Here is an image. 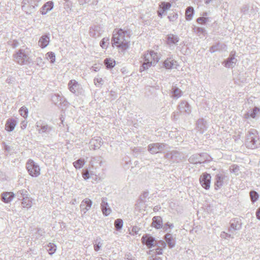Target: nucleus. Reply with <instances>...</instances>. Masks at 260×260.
<instances>
[{
  "label": "nucleus",
  "mask_w": 260,
  "mask_h": 260,
  "mask_svg": "<svg viewBox=\"0 0 260 260\" xmlns=\"http://www.w3.org/2000/svg\"><path fill=\"white\" fill-rule=\"evenodd\" d=\"M20 114L23 117H26L28 114V110L25 107H22L19 110Z\"/></svg>",
  "instance_id": "nucleus-49"
},
{
  "label": "nucleus",
  "mask_w": 260,
  "mask_h": 260,
  "mask_svg": "<svg viewBox=\"0 0 260 260\" xmlns=\"http://www.w3.org/2000/svg\"><path fill=\"white\" fill-rule=\"evenodd\" d=\"M152 51H148L147 53L144 54V62L140 68V72H142L145 70H147L151 66H152Z\"/></svg>",
  "instance_id": "nucleus-7"
},
{
  "label": "nucleus",
  "mask_w": 260,
  "mask_h": 260,
  "mask_svg": "<svg viewBox=\"0 0 260 260\" xmlns=\"http://www.w3.org/2000/svg\"><path fill=\"white\" fill-rule=\"evenodd\" d=\"M235 51H232L229 57L223 62L222 64H224L225 67L228 68L235 67L237 62V59L235 57Z\"/></svg>",
  "instance_id": "nucleus-9"
},
{
  "label": "nucleus",
  "mask_w": 260,
  "mask_h": 260,
  "mask_svg": "<svg viewBox=\"0 0 260 260\" xmlns=\"http://www.w3.org/2000/svg\"><path fill=\"white\" fill-rule=\"evenodd\" d=\"M91 205L92 202L89 199L83 200L80 205L81 211L85 213L91 208Z\"/></svg>",
  "instance_id": "nucleus-20"
},
{
  "label": "nucleus",
  "mask_w": 260,
  "mask_h": 260,
  "mask_svg": "<svg viewBox=\"0 0 260 260\" xmlns=\"http://www.w3.org/2000/svg\"><path fill=\"white\" fill-rule=\"evenodd\" d=\"M250 196L251 202L253 203L255 202L259 197L258 193L254 190H252L250 192Z\"/></svg>",
  "instance_id": "nucleus-40"
},
{
  "label": "nucleus",
  "mask_w": 260,
  "mask_h": 260,
  "mask_svg": "<svg viewBox=\"0 0 260 260\" xmlns=\"http://www.w3.org/2000/svg\"><path fill=\"white\" fill-rule=\"evenodd\" d=\"M227 49V46L222 43L218 42L215 45L212 46L209 48V51L211 53H214L215 52H222L225 51Z\"/></svg>",
  "instance_id": "nucleus-14"
},
{
  "label": "nucleus",
  "mask_w": 260,
  "mask_h": 260,
  "mask_svg": "<svg viewBox=\"0 0 260 260\" xmlns=\"http://www.w3.org/2000/svg\"><path fill=\"white\" fill-rule=\"evenodd\" d=\"M211 179V176L210 174L204 173L201 175L199 180L201 186L208 190L210 187Z\"/></svg>",
  "instance_id": "nucleus-6"
},
{
  "label": "nucleus",
  "mask_w": 260,
  "mask_h": 260,
  "mask_svg": "<svg viewBox=\"0 0 260 260\" xmlns=\"http://www.w3.org/2000/svg\"><path fill=\"white\" fill-rule=\"evenodd\" d=\"M256 216L258 220H260V207L258 208L256 212Z\"/></svg>",
  "instance_id": "nucleus-64"
},
{
  "label": "nucleus",
  "mask_w": 260,
  "mask_h": 260,
  "mask_svg": "<svg viewBox=\"0 0 260 260\" xmlns=\"http://www.w3.org/2000/svg\"><path fill=\"white\" fill-rule=\"evenodd\" d=\"M179 41V38L173 34H169L167 36V43L170 46L176 45Z\"/></svg>",
  "instance_id": "nucleus-22"
},
{
  "label": "nucleus",
  "mask_w": 260,
  "mask_h": 260,
  "mask_svg": "<svg viewBox=\"0 0 260 260\" xmlns=\"http://www.w3.org/2000/svg\"><path fill=\"white\" fill-rule=\"evenodd\" d=\"M148 253L149 254H156L158 255L162 254V249L158 247L157 248L155 249H152L149 251Z\"/></svg>",
  "instance_id": "nucleus-47"
},
{
  "label": "nucleus",
  "mask_w": 260,
  "mask_h": 260,
  "mask_svg": "<svg viewBox=\"0 0 260 260\" xmlns=\"http://www.w3.org/2000/svg\"><path fill=\"white\" fill-rule=\"evenodd\" d=\"M199 155L201 160V164L208 162L211 159V156L206 153H199Z\"/></svg>",
  "instance_id": "nucleus-34"
},
{
  "label": "nucleus",
  "mask_w": 260,
  "mask_h": 260,
  "mask_svg": "<svg viewBox=\"0 0 260 260\" xmlns=\"http://www.w3.org/2000/svg\"><path fill=\"white\" fill-rule=\"evenodd\" d=\"M14 197V194L12 192H5L2 194L1 199L5 203H10Z\"/></svg>",
  "instance_id": "nucleus-23"
},
{
  "label": "nucleus",
  "mask_w": 260,
  "mask_h": 260,
  "mask_svg": "<svg viewBox=\"0 0 260 260\" xmlns=\"http://www.w3.org/2000/svg\"><path fill=\"white\" fill-rule=\"evenodd\" d=\"M47 247V250L50 255H52L56 250V246L53 243H50L48 245Z\"/></svg>",
  "instance_id": "nucleus-39"
},
{
  "label": "nucleus",
  "mask_w": 260,
  "mask_h": 260,
  "mask_svg": "<svg viewBox=\"0 0 260 260\" xmlns=\"http://www.w3.org/2000/svg\"><path fill=\"white\" fill-rule=\"evenodd\" d=\"M171 4L169 2H161L159 6V9L157 12L158 16L159 17L162 18V14L166 12V11L169 10L171 7Z\"/></svg>",
  "instance_id": "nucleus-16"
},
{
  "label": "nucleus",
  "mask_w": 260,
  "mask_h": 260,
  "mask_svg": "<svg viewBox=\"0 0 260 260\" xmlns=\"http://www.w3.org/2000/svg\"><path fill=\"white\" fill-rule=\"evenodd\" d=\"M225 178V175L223 173H219L216 175L214 183L215 190H218L223 186Z\"/></svg>",
  "instance_id": "nucleus-15"
},
{
  "label": "nucleus",
  "mask_w": 260,
  "mask_h": 260,
  "mask_svg": "<svg viewBox=\"0 0 260 260\" xmlns=\"http://www.w3.org/2000/svg\"><path fill=\"white\" fill-rule=\"evenodd\" d=\"M180 153L176 150L169 151L166 153L164 157L172 162H178L181 159Z\"/></svg>",
  "instance_id": "nucleus-8"
},
{
  "label": "nucleus",
  "mask_w": 260,
  "mask_h": 260,
  "mask_svg": "<svg viewBox=\"0 0 260 260\" xmlns=\"http://www.w3.org/2000/svg\"><path fill=\"white\" fill-rule=\"evenodd\" d=\"M80 87V84L75 80H70L68 83V87L70 91L76 94L79 93V89Z\"/></svg>",
  "instance_id": "nucleus-18"
},
{
  "label": "nucleus",
  "mask_w": 260,
  "mask_h": 260,
  "mask_svg": "<svg viewBox=\"0 0 260 260\" xmlns=\"http://www.w3.org/2000/svg\"><path fill=\"white\" fill-rule=\"evenodd\" d=\"M162 220L160 216H154L152 218V225L157 229H159L162 227Z\"/></svg>",
  "instance_id": "nucleus-24"
},
{
  "label": "nucleus",
  "mask_w": 260,
  "mask_h": 260,
  "mask_svg": "<svg viewBox=\"0 0 260 260\" xmlns=\"http://www.w3.org/2000/svg\"><path fill=\"white\" fill-rule=\"evenodd\" d=\"M149 260H162V258L160 257L152 255L149 257Z\"/></svg>",
  "instance_id": "nucleus-61"
},
{
  "label": "nucleus",
  "mask_w": 260,
  "mask_h": 260,
  "mask_svg": "<svg viewBox=\"0 0 260 260\" xmlns=\"http://www.w3.org/2000/svg\"><path fill=\"white\" fill-rule=\"evenodd\" d=\"M41 0H23V3L24 5L22 6L23 10H25L27 7H29V12L27 13H30L32 11L35 9V7L38 6V3Z\"/></svg>",
  "instance_id": "nucleus-13"
},
{
  "label": "nucleus",
  "mask_w": 260,
  "mask_h": 260,
  "mask_svg": "<svg viewBox=\"0 0 260 260\" xmlns=\"http://www.w3.org/2000/svg\"><path fill=\"white\" fill-rule=\"evenodd\" d=\"M3 145L4 146V149L5 151L10 152L12 150L11 147L7 145L5 142H3Z\"/></svg>",
  "instance_id": "nucleus-60"
},
{
  "label": "nucleus",
  "mask_w": 260,
  "mask_h": 260,
  "mask_svg": "<svg viewBox=\"0 0 260 260\" xmlns=\"http://www.w3.org/2000/svg\"><path fill=\"white\" fill-rule=\"evenodd\" d=\"M35 61L36 64L39 67H42L44 64V62L41 57H37Z\"/></svg>",
  "instance_id": "nucleus-56"
},
{
  "label": "nucleus",
  "mask_w": 260,
  "mask_h": 260,
  "mask_svg": "<svg viewBox=\"0 0 260 260\" xmlns=\"http://www.w3.org/2000/svg\"><path fill=\"white\" fill-rule=\"evenodd\" d=\"M172 97L174 99H178L182 96V92L177 86H174L171 90Z\"/></svg>",
  "instance_id": "nucleus-27"
},
{
  "label": "nucleus",
  "mask_w": 260,
  "mask_h": 260,
  "mask_svg": "<svg viewBox=\"0 0 260 260\" xmlns=\"http://www.w3.org/2000/svg\"><path fill=\"white\" fill-rule=\"evenodd\" d=\"M104 64L107 69H112L115 66V61L110 58H106L104 60Z\"/></svg>",
  "instance_id": "nucleus-37"
},
{
  "label": "nucleus",
  "mask_w": 260,
  "mask_h": 260,
  "mask_svg": "<svg viewBox=\"0 0 260 260\" xmlns=\"http://www.w3.org/2000/svg\"><path fill=\"white\" fill-rule=\"evenodd\" d=\"M206 122L203 119H200L197 122V125L200 131H204L206 129Z\"/></svg>",
  "instance_id": "nucleus-36"
},
{
  "label": "nucleus",
  "mask_w": 260,
  "mask_h": 260,
  "mask_svg": "<svg viewBox=\"0 0 260 260\" xmlns=\"http://www.w3.org/2000/svg\"><path fill=\"white\" fill-rule=\"evenodd\" d=\"M107 201L108 200L106 198H103L102 199V202L101 203V210L103 215L106 216H108L112 212V210Z\"/></svg>",
  "instance_id": "nucleus-12"
},
{
  "label": "nucleus",
  "mask_w": 260,
  "mask_h": 260,
  "mask_svg": "<svg viewBox=\"0 0 260 260\" xmlns=\"http://www.w3.org/2000/svg\"><path fill=\"white\" fill-rule=\"evenodd\" d=\"M259 111L260 109L259 108L254 107L250 111H249L250 117L254 118Z\"/></svg>",
  "instance_id": "nucleus-42"
},
{
  "label": "nucleus",
  "mask_w": 260,
  "mask_h": 260,
  "mask_svg": "<svg viewBox=\"0 0 260 260\" xmlns=\"http://www.w3.org/2000/svg\"><path fill=\"white\" fill-rule=\"evenodd\" d=\"M50 41L49 34H45L42 36L39 41V44L42 48L46 47Z\"/></svg>",
  "instance_id": "nucleus-21"
},
{
  "label": "nucleus",
  "mask_w": 260,
  "mask_h": 260,
  "mask_svg": "<svg viewBox=\"0 0 260 260\" xmlns=\"http://www.w3.org/2000/svg\"><path fill=\"white\" fill-rule=\"evenodd\" d=\"M239 171V167L237 165H233L231 168V171L233 173H237Z\"/></svg>",
  "instance_id": "nucleus-57"
},
{
  "label": "nucleus",
  "mask_w": 260,
  "mask_h": 260,
  "mask_svg": "<svg viewBox=\"0 0 260 260\" xmlns=\"http://www.w3.org/2000/svg\"><path fill=\"white\" fill-rule=\"evenodd\" d=\"M98 144L97 140L95 139H92L89 142V148L90 149L95 150L96 144Z\"/></svg>",
  "instance_id": "nucleus-51"
},
{
  "label": "nucleus",
  "mask_w": 260,
  "mask_h": 260,
  "mask_svg": "<svg viewBox=\"0 0 260 260\" xmlns=\"http://www.w3.org/2000/svg\"><path fill=\"white\" fill-rule=\"evenodd\" d=\"M152 66H155L158 61L159 58L158 57L157 54L154 51H152Z\"/></svg>",
  "instance_id": "nucleus-46"
},
{
  "label": "nucleus",
  "mask_w": 260,
  "mask_h": 260,
  "mask_svg": "<svg viewBox=\"0 0 260 260\" xmlns=\"http://www.w3.org/2000/svg\"><path fill=\"white\" fill-rule=\"evenodd\" d=\"M51 100L55 105L60 104L64 101V99L58 94H54L52 96Z\"/></svg>",
  "instance_id": "nucleus-33"
},
{
  "label": "nucleus",
  "mask_w": 260,
  "mask_h": 260,
  "mask_svg": "<svg viewBox=\"0 0 260 260\" xmlns=\"http://www.w3.org/2000/svg\"><path fill=\"white\" fill-rule=\"evenodd\" d=\"M246 147L250 149H255L260 144L257 131L251 129L248 131L245 142Z\"/></svg>",
  "instance_id": "nucleus-3"
},
{
  "label": "nucleus",
  "mask_w": 260,
  "mask_h": 260,
  "mask_svg": "<svg viewBox=\"0 0 260 260\" xmlns=\"http://www.w3.org/2000/svg\"><path fill=\"white\" fill-rule=\"evenodd\" d=\"M17 123V121L14 118L8 119L5 124V129L9 132L13 131L16 127Z\"/></svg>",
  "instance_id": "nucleus-19"
},
{
  "label": "nucleus",
  "mask_w": 260,
  "mask_h": 260,
  "mask_svg": "<svg viewBox=\"0 0 260 260\" xmlns=\"http://www.w3.org/2000/svg\"><path fill=\"white\" fill-rule=\"evenodd\" d=\"M167 145L165 143H151L148 146V151L152 154L161 153L165 150Z\"/></svg>",
  "instance_id": "nucleus-5"
},
{
  "label": "nucleus",
  "mask_w": 260,
  "mask_h": 260,
  "mask_svg": "<svg viewBox=\"0 0 260 260\" xmlns=\"http://www.w3.org/2000/svg\"><path fill=\"white\" fill-rule=\"evenodd\" d=\"M84 160L82 159H79L73 162V165L76 169H80L84 165Z\"/></svg>",
  "instance_id": "nucleus-41"
},
{
  "label": "nucleus",
  "mask_w": 260,
  "mask_h": 260,
  "mask_svg": "<svg viewBox=\"0 0 260 260\" xmlns=\"http://www.w3.org/2000/svg\"><path fill=\"white\" fill-rule=\"evenodd\" d=\"M193 30L198 36H200L201 35H204L206 31L204 28L200 27H194L193 28Z\"/></svg>",
  "instance_id": "nucleus-43"
},
{
  "label": "nucleus",
  "mask_w": 260,
  "mask_h": 260,
  "mask_svg": "<svg viewBox=\"0 0 260 260\" xmlns=\"http://www.w3.org/2000/svg\"><path fill=\"white\" fill-rule=\"evenodd\" d=\"M140 230V228L138 226H134L133 227L132 232H130V234L132 235H137L138 234V232Z\"/></svg>",
  "instance_id": "nucleus-55"
},
{
  "label": "nucleus",
  "mask_w": 260,
  "mask_h": 260,
  "mask_svg": "<svg viewBox=\"0 0 260 260\" xmlns=\"http://www.w3.org/2000/svg\"><path fill=\"white\" fill-rule=\"evenodd\" d=\"M201 161L199 153L192 154L188 158V161L193 164H201Z\"/></svg>",
  "instance_id": "nucleus-31"
},
{
  "label": "nucleus",
  "mask_w": 260,
  "mask_h": 260,
  "mask_svg": "<svg viewBox=\"0 0 260 260\" xmlns=\"http://www.w3.org/2000/svg\"><path fill=\"white\" fill-rule=\"evenodd\" d=\"M123 223V220L121 219L118 218L116 219L114 221V226L116 230H120L122 228Z\"/></svg>",
  "instance_id": "nucleus-38"
},
{
  "label": "nucleus",
  "mask_w": 260,
  "mask_h": 260,
  "mask_svg": "<svg viewBox=\"0 0 260 260\" xmlns=\"http://www.w3.org/2000/svg\"><path fill=\"white\" fill-rule=\"evenodd\" d=\"M126 258L128 260H136L134 257H131V254L130 253L127 254L125 255Z\"/></svg>",
  "instance_id": "nucleus-63"
},
{
  "label": "nucleus",
  "mask_w": 260,
  "mask_h": 260,
  "mask_svg": "<svg viewBox=\"0 0 260 260\" xmlns=\"http://www.w3.org/2000/svg\"><path fill=\"white\" fill-rule=\"evenodd\" d=\"M178 109L181 113L189 114L191 112V107L189 104L185 101H182L178 105Z\"/></svg>",
  "instance_id": "nucleus-17"
},
{
  "label": "nucleus",
  "mask_w": 260,
  "mask_h": 260,
  "mask_svg": "<svg viewBox=\"0 0 260 260\" xmlns=\"http://www.w3.org/2000/svg\"><path fill=\"white\" fill-rule=\"evenodd\" d=\"M89 34L90 36H92L94 37V36L95 35V30L93 28H90L89 30Z\"/></svg>",
  "instance_id": "nucleus-62"
},
{
  "label": "nucleus",
  "mask_w": 260,
  "mask_h": 260,
  "mask_svg": "<svg viewBox=\"0 0 260 260\" xmlns=\"http://www.w3.org/2000/svg\"><path fill=\"white\" fill-rule=\"evenodd\" d=\"M194 15V9L192 7H188L186 9L185 18L187 20L189 21L192 19Z\"/></svg>",
  "instance_id": "nucleus-32"
},
{
  "label": "nucleus",
  "mask_w": 260,
  "mask_h": 260,
  "mask_svg": "<svg viewBox=\"0 0 260 260\" xmlns=\"http://www.w3.org/2000/svg\"><path fill=\"white\" fill-rule=\"evenodd\" d=\"M129 34L127 31L122 29H115L112 39V46H116L121 50H125L129 47Z\"/></svg>",
  "instance_id": "nucleus-1"
},
{
  "label": "nucleus",
  "mask_w": 260,
  "mask_h": 260,
  "mask_svg": "<svg viewBox=\"0 0 260 260\" xmlns=\"http://www.w3.org/2000/svg\"><path fill=\"white\" fill-rule=\"evenodd\" d=\"M176 61L172 58H168L163 63L164 67L166 69H171L175 66Z\"/></svg>",
  "instance_id": "nucleus-26"
},
{
  "label": "nucleus",
  "mask_w": 260,
  "mask_h": 260,
  "mask_svg": "<svg viewBox=\"0 0 260 260\" xmlns=\"http://www.w3.org/2000/svg\"><path fill=\"white\" fill-rule=\"evenodd\" d=\"M109 39L108 38H103L100 43L101 47L103 49L107 48L109 44Z\"/></svg>",
  "instance_id": "nucleus-44"
},
{
  "label": "nucleus",
  "mask_w": 260,
  "mask_h": 260,
  "mask_svg": "<svg viewBox=\"0 0 260 260\" xmlns=\"http://www.w3.org/2000/svg\"><path fill=\"white\" fill-rule=\"evenodd\" d=\"M53 8V3L52 2L46 3L42 7L41 13L43 15L46 14L48 11H50Z\"/></svg>",
  "instance_id": "nucleus-29"
},
{
  "label": "nucleus",
  "mask_w": 260,
  "mask_h": 260,
  "mask_svg": "<svg viewBox=\"0 0 260 260\" xmlns=\"http://www.w3.org/2000/svg\"><path fill=\"white\" fill-rule=\"evenodd\" d=\"M178 16V15L177 13L173 12L172 14H170L168 16V18H169L170 21L173 22L177 19Z\"/></svg>",
  "instance_id": "nucleus-53"
},
{
  "label": "nucleus",
  "mask_w": 260,
  "mask_h": 260,
  "mask_svg": "<svg viewBox=\"0 0 260 260\" xmlns=\"http://www.w3.org/2000/svg\"><path fill=\"white\" fill-rule=\"evenodd\" d=\"M197 21L199 23H201L202 24H205L206 23V22L208 21V18L200 17H199L198 18H197Z\"/></svg>",
  "instance_id": "nucleus-52"
},
{
  "label": "nucleus",
  "mask_w": 260,
  "mask_h": 260,
  "mask_svg": "<svg viewBox=\"0 0 260 260\" xmlns=\"http://www.w3.org/2000/svg\"><path fill=\"white\" fill-rule=\"evenodd\" d=\"M15 61L20 65L30 66L33 62L29 57V52L28 49H19L13 55Z\"/></svg>",
  "instance_id": "nucleus-2"
},
{
  "label": "nucleus",
  "mask_w": 260,
  "mask_h": 260,
  "mask_svg": "<svg viewBox=\"0 0 260 260\" xmlns=\"http://www.w3.org/2000/svg\"><path fill=\"white\" fill-rule=\"evenodd\" d=\"M165 240L166 241V243L168 244V246L170 248H172L175 247L176 241L175 239H174L172 237V234L168 233L165 235Z\"/></svg>",
  "instance_id": "nucleus-25"
},
{
  "label": "nucleus",
  "mask_w": 260,
  "mask_h": 260,
  "mask_svg": "<svg viewBox=\"0 0 260 260\" xmlns=\"http://www.w3.org/2000/svg\"><path fill=\"white\" fill-rule=\"evenodd\" d=\"M220 236H221V237H222L223 238H225V239L228 238H233V237H232L231 234L226 233L224 232H221Z\"/></svg>",
  "instance_id": "nucleus-58"
},
{
  "label": "nucleus",
  "mask_w": 260,
  "mask_h": 260,
  "mask_svg": "<svg viewBox=\"0 0 260 260\" xmlns=\"http://www.w3.org/2000/svg\"><path fill=\"white\" fill-rule=\"evenodd\" d=\"M28 192L25 189H21L17 191L16 194L17 198L19 200H22L24 198L28 196Z\"/></svg>",
  "instance_id": "nucleus-35"
},
{
  "label": "nucleus",
  "mask_w": 260,
  "mask_h": 260,
  "mask_svg": "<svg viewBox=\"0 0 260 260\" xmlns=\"http://www.w3.org/2000/svg\"><path fill=\"white\" fill-rule=\"evenodd\" d=\"M10 45H11V46L13 48L17 47L19 45V43L16 40H13L12 41H11L10 42Z\"/></svg>",
  "instance_id": "nucleus-59"
},
{
  "label": "nucleus",
  "mask_w": 260,
  "mask_h": 260,
  "mask_svg": "<svg viewBox=\"0 0 260 260\" xmlns=\"http://www.w3.org/2000/svg\"><path fill=\"white\" fill-rule=\"evenodd\" d=\"M249 6L248 5H244L241 8V12L244 14H248L249 13Z\"/></svg>",
  "instance_id": "nucleus-50"
},
{
  "label": "nucleus",
  "mask_w": 260,
  "mask_h": 260,
  "mask_svg": "<svg viewBox=\"0 0 260 260\" xmlns=\"http://www.w3.org/2000/svg\"><path fill=\"white\" fill-rule=\"evenodd\" d=\"M230 227L229 229V232L233 233V231L240 230L242 228V221L240 218H233L230 222Z\"/></svg>",
  "instance_id": "nucleus-10"
},
{
  "label": "nucleus",
  "mask_w": 260,
  "mask_h": 260,
  "mask_svg": "<svg viewBox=\"0 0 260 260\" xmlns=\"http://www.w3.org/2000/svg\"><path fill=\"white\" fill-rule=\"evenodd\" d=\"M149 196V192L148 191H144L143 193L140 196V199L143 202H145L146 201V199H148Z\"/></svg>",
  "instance_id": "nucleus-54"
},
{
  "label": "nucleus",
  "mask_w": 260,
  "mask_h": 260,
  "mask_svg": "<svg viewBox=\"0 0 260 260\" xmlns=\"http://www.w3.org/2000/svg\"><path fill=\"white\" fill-rule=\"evenodd\" d=\"M38 131L40 134L49 133L51 131V127L47 124L39 125H37Z\"/></svg>",
  "instance_id": "nucleus-28"
},
{
  "label": "nucleus",
  "mask_w": 260,
  "mask_h": 260,
  "mask_svg": "<svg viewBox=\"0 0 260 260\" xmlns=\"http://www.w3.org/2000/svg\"><path fill=\"white\" fill-rule=\"evenodd\" d=\"M47 58L50 60L51 63H54L55 61V53L52 52H48L46 55Z\"/></svg>",
  "instance_id": "nucleus-45"
},
{
  "label": "nucleus",
  "mask_w": 260,
  "mask_h": 260,
  "mask_svg": "<svg viewBox=\"0 0 260 260\" xmlns=\"http://www.w3.org/2000/svg\"><path fill=\"white\" fill-rule=\"evenodd\" d=\"M26 169L29 174L32 177H38L40 174L39 166L32 159H28L26 164Z\"/></svg>",
  "instance_id": "nucleus-4"
},
{
  "label": "nucleus",
  "mask_w": 260,
  "mask_h": 260,
  "mask_svg": "<svg viewBox=\"0 0 260 260\" xmlns=\"http://www.w3.org/2000/svg\"><path fill=\"white\" fill-rule=\"evenodd\" d=\"M155 246H157L158 247L163 249L166 248L167 243L162 240H160L158 242L155 241Z\"/></svg>",
  "instance_id": "nucleus-48"
},
{
  "label": "nucleus",
  "mask_w": 260,
  "mask_h": 260,
  "mask_svg": "<svg viewBox=\"0 0 260 260\" xmlns=\"http://www.w3.org/2000/svg\"><path fill=\"white\" fill-rule=\"evenodd\" d=\"M141 240L142 243L146 245L148 248H151L155 246V238L150 235L146 234L143 235Z\"/></svg>",
  "instance_id": "nucleus-11"
},
{
  "label": "nucleus",
  "mask_w": 260,
  "mask_h": 260,
  "mask_svg": "<svg viewBox=\"0 0 260 260\" xmlns=\"http://www.w3.org/2000/svg\"><path fill=\"white\" fill-rule=\"evenodd\" d=\"M22 205L23 208H29L32 206V199L27 196L22 199Z\"/></svg>",
  "instance_id": "nucleus-30"
}]
</instances>
